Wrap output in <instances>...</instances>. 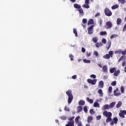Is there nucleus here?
Listing matches in <instances>:
<instances>
[{"mask_svg": "<svg viewBox=\"0 0 126 126\" xmlns=\"http://www.w3.org/2000/svg\"><path fill=\"white\" fill-rule=\"evenodd\" d=\"M66 94L68 96V104H70L71 102H72V100H73V95H72V93L71 90H69L66 92Z\"/></svg>", "mask_w": 126, "mask_h": 126, "instance_id": "1", "label": "nucleus"}, {"mask_svg": "<svg viewBox=\"0 0 126 126\" xmlns=\"http://www.w3.org/2000/svg\"><path fill=\"white\" fill-rule=\"evenodd\" d=\"M104 27L107 30L111 29V28L113 27V23H112L111 21H109L106 23Z\"/></svg>", "mask_w": 126, "mask_h": 126, "instance_id": "2", "label": "nucleus"}, {"mask_svg": "<svg viewBox=\"0 0 126 126\" xmlns=\"http://www.w3.org/2000/svg\"><path fill=\"white\" fill-rule=\"evenodd\" d=\"M79 119H80V116H77L75 119V124H76L78 126H83V125H82V122H81V121H79Z\"/></svg>", "mask_w": 126, "mask_h": 126, "instance_id": "3", "label": "nucleus"}, {"mask_svg": "<svg viewBox=\"0 0 126 126\" xmlns=\"http://www.w3.org/2000/svg\"><path fill=\"white\" fill-rule=\"evenodd\" d=\"M104 13L106 16H112V11L108 9V8H106L104 9Z\"/></svg>", "mask_w": 126, "mask_h": 126, "instance_id": "4", "label": "nucleus"}, {"mask_svg": "<svg viewBox=\"0 0 126 126\" xmlns=\"http://www.w3.org/2000/svg\"><path fill=\"white\" fill-rule=\"evenodd\" d=\"M87 82H88L89 84H92V85H95V84H96V83L97 82V80L96 79L92 80L91 79H88Z\"/></svg>", "mask_w": 126, "mask_h": 126, "instance_id": "5", "label": "nucleus"}, {"mask_svg": "<svg viewBox=\"0 0 126 126\" xmlns=\"http://www.w3.org/2000/svg\"><path fill=\"white\" fill-rule=\"evenodd\" d=\"M119 115L121 118L125 119V118H126L125 115H126V110H121L120 113H119Z\"/></svg>", "mask_w": 126, "mask_h": 126, "instance_id": "6", "label": "nucleus"}, {"mask_svg": "<svg viewBox=\"0 0 126 126\" xmlns=\"http://www.w3.org/2000/svg\"><path fill=\"white\" fill-rule=\"evenodd\" d=\"M118 121H119V120L118 119V118L117 117H114L113 119V121H112L110 122V126H114V124L115 125H117V124H118Z\"/></svg>", "mask_w": 126, "mask_h": 126, "instance_id": "7", "label": "nucleus"}, {"mask_svg": "<svg viewBox=\"0 0 126 126\" xmlns=\"http://www.w3.org/2000/svg\"><path fill=\"white\" fill-rule=\"evenodd\" d=\"M94 28V26L92 25L88 28V33L89 35H91V34H93V28Z\"/></svg>", "mask_w": 126, "mask_h": 126, "instance_id": "8", "label": "nucleus"}, {"mask_svg": "<svg viewBox=\"0 0 126 126\" xmlns=\"http://www.w3.org/2000/svg\"><path fill=\"white\" fill-rule=\"evenodd\" d=\"M103 115L106 117H112V113L110 112H108L107 110H105L104 112H103Z\"/></svg>", "mask_w": 126, "mask_h": 126, "instance_id": "9", "label": "nucleus"}, {"mask_svg": "<svg viewBox=\"0 0 126 126\" xmlns=\"http://www.w3.org/2000/svg\"><path fill=\"white\" fill-rule=\"evenodd\" d=\"M118 91H119V88H116V89L114 91L113 93L115 96H120V95H121V93L120 92L117 93Z\"/></svg>", "mask_w": 126, "mask_h": 126, "instance_id": "10", "label": "nucleus"}, {"mask_svg": "<svg viewBox=\"0 0 126 126\" xmlns=\"http://www.w3.org/2000/svg\"><path fill=\"white\" fill-rule=\"evenodd\" d=\"M98 87L99 88H104V82L103 81H100L98 83Z\"/></svg>", "mask_w": 126, "mask_h": 126, "instance_id": "11", "label": "nucleus"}, {"mask_svg": "<svg viewBox=\"0 0 126 126\" xmlns=\"http://www.w3.org/2000/svg\"><path fill=\"white\" fill-rule=\"evenodd\" d=\"M83 110V108L81 106H78L77 107V114H79Z\"/></svg>", "mask_w": 126, "mask_h": 126, "instance_id": "12", "label": "nucleus"}, {"mask_svg": "<svg viewBox=\"0 0 126 126\" xmlns=\"http://www.w3.org/2000/svg\"><path fill=\"white\" fill-rule=\"evenodd\" d=\"M65 126H74V121H68Z\"/></svg>", "mask_w": 126, "mask_h": 126, "instance_id": "13", "label": "nucleus"}, {"mask_svg": "<svg viewBox=\"0 0 126 126\" xmlns=\"http://www.w3.org/2000/svg\"><path fill=\"white\" fill-rule=\"evenodd\" d=\"M98 94H99L100 97H103L104 95V93H103V91L102 89H99L97 91Z\"/></svg>", "mask_w": 126, "mask_h": 126, "instance_id": "14", "label": "nucleus"}, {"mask_svg": "<svg viewBox=\"0 0 126 126\" xmlns=\"http://www.w3.org/2000/svg\"><path fill=\"white\" fill-rule=\"evenodd\" d=\"M78 11H79L80 15H81V16L84 15V12H83V9L81 7L80 9H78Z\"/></svg>", "mask_w": 126, "mask_h": 126, "instance_id": "15", "label": "nucleus"}, {"mask_svg": "<svg viewBox=\"0 0 126 126\" xmlns=\"http://www.w3.org/2000/svg\"><path fill=\"white\" fill-rule=\"evenodd\" d=\"M102 70L104 72H108V66L107 65H104L102 67Z\"/></svg>", "mask_w": 126, "mask_h": 126, "instance_id": "16", "label": "nucleus"}, {"mask_svg": "<svg viewBox=\"0 0 126 126\" xmlns=\"http://www.w3.org/2000/svg\"><path fill=\"white\" fill-rule=\"evenodd\" d=\"M109 109H110L109 104H105L102 107V110H109Z\"/></svg>", "mask_w": 126, "mask_h": 126, "instance_id": "17", "label": "nucleus"}, {"mask_svg": "<svg viewBox=\"0 0 126 126\" xmlns=\"http://www.w3.org/2000/svg\"><path fill=\"white\" fill-rule=\"evenodd\" d=\"M73 6L74 8H77V9H79L80 8H81V6H80V5L77 3L74 4Z\"/></svg>", "mask_w": 126, "mask_h": 126, "instance_id": "18", "label": "nucleus"}, {"mask_svg": "<svg viewBox=\"0 0 126 126\" xmlns=\"http://www.w3.org/2000/svg\"><path fill=\"white\" fill-rule=\"evenodd\" d=\"M120 73H121V71H120L118 69L117 71H115L113 74H114V76H118L120 74Z\"/></svg>", "mask_w": 126, "mask_h": 126, "instance_id": "19", "label": "nucleus"}, {"mask_svg": "<svg viewBox=\"0 0 126 126\" xmlns=\"http://www.w3.org/2000/svg\"><path fill=\"white\" fill-rule=\"evenodd\" d=\"M90 24L91 25L94 24V20H93V19H91L89 20L88 22V25H90Z\"/></svg>", "mask_w": 126, "mask_h": 126, "instance_id": "20", "label": "nucleus"}, {"mask_svg": "<svg viewBox=\"0 0 126 126\" xmlns=\"http://www.w3.org/2000/svg\"><path fill=\"white\" fill-rule=\"evenodd\" d=\"M78 104L79 106H84L85 105V101L84 100H80Z\"/></svg>", "mask_w": 126, "mask_h": 126, "instance_id": "21", "label": "nucleus"}, {"mask_svg": "<svg viewBox=\"0 0 126 126\" xmlns=\"http://www.w3.org/2000/svg\"><path fill=\"white\" fill-rule=\"evenodd\" d=\"M93 120V117L91 116L88 117L87 122L89 124V123H91L92 122V120Z\"/></svg>", "mask_w": 126, "mask_h": 126, "instance_id": "22", "label": "nucleus"}, {"mask_svg": "<svg viewBox=\"0 0 126 126\" xmlns=\"http://www.w3.org/2000/svg\"><path fill=\"white\" fill-rule=\"evenodd\" d=\"M107 34V32H100L99 35H100V36H106Z\"/></svg>", "mask_w": 126, "mask_h": 126, "instance_id": "23", "label": "nucleus"}, {"mask_svg": "<svg viewBox=\"0 0 126 126\" xmlns=\"http://www.w3.org/2000/svg\"><path fill=\"white\" fill-rule=\"evenodd\" d=\"M102 46H103V43H102V42H97L95 44V46L96 47V48H99V47H102Z\"/></svg>", "mask_w": 126, "mask_h": 126, "instance_id": "24", "label": "nucleus"}, {"mask_svg": "<svg viewBox=\"0 0 126 126\" xmlns=\"http://www.w3.org/2000/svg\"><path fill=\"white\" fill-rule=\"evenodd\" d=\"M111 45H112V42H111V40H109L107 43L108 46L106 47L107 50H109V49H110Z\"/></svg>", "mask_w": 126, "mask_h": 126, "instance_id": "25", "label": "nucleus"}, {"mask_svg": "<svg viewBox=\"0 0 126 126\" xmlns=\"http://www.w3.org/2000/svg\"><path fill=\"white\" fill-rule=\"evenodd\" d=\"M123 103L121 101H120L118 102L117 104L116 105V108L117 109H118V108H120L122 105Z\"/></svg>", "mask_w": 126, "mask_h": 126, "instance_id": "26", "label": "nucleus"}, {"mask_svg": "<svg viewBox=\"0 0 126 126\" xmlns=\"http://www.w3.org/2000/svg\"><path fill=\"white\" fill-rule=\"evenodd\" d=\"M115 105H116V102H112L109 105V108L112 109V108H114L115 107Z\"/></svg>", "mask_w": 126, "mask_h": 126, "instance_id": "27", "label": "nucleus"}, {"mask_svg": "<svg viewBox=\"0 0 126 126\" xmlns=\"http://www.w3.org/2000/svg\"><path fill=\"white\" fill-rule=\"evenodd\" d=\"M94 107L95 108H99L100 107V105L97 102H94Z\"/></svg>", "mask_w": 126, "mask_h": 126, "instance_id": "28", "label": "nucleus"}, {"mask_svg": "<svg viewBox=\"0 0 126 126\" xmlns=\"http://www.w3.org/2000/svg\"><path fill=\"white\" fill-rule=\"evenodd\" d=\"M122 23V19L118 18L117 20V25H120Z\"/></svg>", "mask_w": 126, "mask_h": 126, "instance_id": "29", "label": "nucleus"}, {"mask_svg": "<svg viewBox=\"0 0 126 126\" xmlns=\"http://www.w3.org/2000/svg\"><path fill=\"white\" fill-rule=\"evenodd\" d=\"M116 67H113L111 69H109V71L110 72V73H114V72H115V71H116Z\"/></svg>", "mask_w": 126, "mask_h": 126, "instance_id": "30", "label": "nucleus"}, {"mask_svg": "<svg viewBox=\"0 0 126 126\" xmlns=\"http://www.w3.org/2000/svg\"><path fill=\"white\" fill-rule=\"evenodd\" d=\"M92 41L94 43H97L98 41V37H94L92 38Z\"/></svg>", "mask_w": 126, "mask_h": 126, "instance_id": "31", "label": "nucleus"}, {"mask_svg": "<svg viewBox=\"0 0 126 126\" xmlns=\"http://www.w3.org/2000/svg\"><path fill=\"white\" fill-rule=\"evenodd\" d=\"M106 123H110V122H112V118L110 116H108L106 120Z\"/></svg>", "mask_w": 126, "mask_h": 126, "instance_id": "32", "label": "nucleus"}, {"mask_svg": "<svg viewBox=\"0 0 126 126\" xmlns=\"http://www.w3.org/2000/svg\"><path fill=\"white\" fill-rule=\"evenodd\" d=\"M87 101H88V102H89V103H90L91 104H93V102H94V100H93V99H90L89 97H87Z\"/></svg>", "mask_w": 126, "mask_h": 126, "instance_id": "33", "label": "nucleus"}, {"mask_svg": "<svg viewBox=\"0 0 126 126\" xmlns=\"http://www.w3.org/2000/svg\"><path fill=\"white\" fill-rule=\"evenodd\" d=\"M112 9H116V8H119V5L118 4L114 5L111 7Z\"/></svg>", "mask_w": 126, "mask_h": 126, "instance_id": "34", "label": "nucleus"}, {"mask_svg": "<svg viewBox=\"0 0 126 126\" xmlns=\"http://www.w3.org/2000/svg\"><path fill=\"white\" fill-rule=\"evenodd\" d=\"M89 4H84L82 5V7H84L85 8H90V6L89 5Z\"/></svg>", "mask_w": 126, "mask_h": 126, "instance_id": "35", "label": "nucleus"}, {"mask_svg": "<svg viewBox=\"0 0 126 126\" xmlns=\"http://www.w3.org/2000/svg\"><path fill=\"white\" fill-rule=\"evenodd\" d=\"M83 110L86 114H87V113H88V109H87V106H84Z\"/></svg>", "mask_w": 126, "mask_h": 126, "instance_id": "36", "label": "nucleus"}, {"mask_svg": "<svg viewBox=\"0 0 126 126\" xmlns=\"http://www.w3.org/2000/svg\"><path fill=\"white\" fill-rule=\"evenodd\" d=\"M114 54H122V49H118V50L114 52Z\"/></svg>", "mask_w": 126, "mask_h": 126, "instance_id": "37", "label": "nucleus"}, {"mask_svg": "<svg viewBox=\"0 0 126 126\" xmlns=\"http://www.w3.org/2000/svg\"><path fill=\"white\" fill-rule=\"evenodd\" d=\"M110 58V55L109 54H106L105 55L103 56V59H106L107 60H109Z\"/></svg>", "mask_w": 126, "mask_h": 126, "instance_id": "38", "label": "nucleus"}, {"mask_svg": "<svg viewBox=\"0 0 126 126\" xmlns=\"http://www.w3.org/2000/svg\"><path fill=\"white\" fill-rule=\"evenodd\" d=\"M108 54V55L110 56V57L112 58L113 57V55H114V51H110L109 52Z\"/></svg>", "mask_w": 126, "mask_h": 126, "instance_id": "39", "label": "nucleus"}, {"mask_svg": "<svg viewBox=\"0 0 126 126\" xmlns=\"http://www.w3.org/2000/svg\"><path fill=\"white\" fill-rule=\"evenodd\" d=\"M83 61L85 63H91L90 60H88L86 59H84Z\"/></svg>", "mask_w": 126, "mask_h": 126, "instance_id": "40", "label": "nucleus"}, {"mask_svg": "<svg viewBox=\"0 0 126 126\" xmlns=\"http://www.w3.org/2000/svg\"><path fill=\"white\" fill-rule=\"evenodd\" d=\"M118 1L121 2V4H125V3L126 2V0H118Z\"/></svg>", "mask_w": 126, "mask_h": 126, "instance_id": "41", "label": "nucleus"}, {"mask_svg": "<svg viewBox=\"0 0 126 126\" xmlns=\"http://www.w3.org/2000/svg\"><path fill=\"white\" fill-rule=\"evenodd\" d=\"M90 113L91 115H94L95 114V111H94V110L93 109H91L90 110Z\"/></svg>", "mask_w": 126, "mask_h": 126, "instance_id": "42", "label": "nucleus"}, {"mask_svg": "<svg viewBox=\"0 0 126 126\" xmlns=\"http://www.w3.org/2000/svg\"><path fill=\"white\" fill-rule=\"evenodd\" d=\"M73 33L75 34L76 37H78V34H77V31L75 29H73Z\"/></svg>", "mask_w": 126, "mask_h": 126, "instance_id": "43", "label": "nucleus"}, {"mask_svg": "<svg viewBox=\"0 0 126 126\" xmlns=\"http://www.w3.org/2000/svg\"><path fill=\"white\" fill-rule=\"evenodd\" d=\"M112 86H116L117 85V81H114L111 83Z\"/></svg>", "mask_w": 126, "mask_h": 126, "instance_id": "44", "label": "nucleus"}, {"mask_svg": "<svg viewBox=\"0 0 126 126\" xmlns=\"http://www.w3.org/2000/svg\"><path fill=\"white\" fill-rule=\"evenodd\" d=\"M116 37H118V35L116 34H114L110 36V39H113V38H115Z\"/></svg>", "mask_w": 126, "mask_h": 126, "instance_id": "45", "label": "nucleus"}, {"mask_svg": "<svg viewBox=\"0 0 126 126\" xmlns=\"http://www.w3.org/2000/svg\"><path fill=\"white\" fill-rule=\"evenodd\" d=\"M101 118H102V116L101 115L96 116V119L97 120V121H100V120H101Z\"/></svg>", "mask_w": 126, "mask_h": 126, "instance_id": "46", "label": "nucleus"}, {"mask_svg": "<svg viewBox=\"0 0 126 126\" xmlns=\"http://www.w3.org/2000/svg\"><path fill=\"white\" fill-rule=\"evenodd\" d=\"M123 59H125V56H122L118 60V63H120V62L123 60Z\"/></svg>", "mask_w": 126, "mask_h": 126, "instance_id": "47", "label": "nucleus"}, {"mask_svg": "<svg viewBox=\"0 0 126 126\" xmlns=\"http://www.w3.org/2000/svg\"><path fill=\"white\" fill-rule=\"evenodd\" d=\"M101 42L103 43V44H106V43H107V40L105 39V38H102Z\"/></svg>", "mask_w": 126, "mask_h": 126, "instance_id": "48", "label": "nucleus"}, {"mask_svg": "<svg viewBox=\"0 0 126 126\" xmlns=\"http://www.w3.org/2000/svg\"><path fill=\"white\" fill-rule=\"evenodd\" d=\"M121 93H124V92H125V88L124 87V86H122L121 87Z\"/></svg>", "mask_w": 126, "mask_h": 126, "instance_id": "49", "label": "nucleus"}, {"mask_svg": "<svg viewBox=\"0 0 126 126\" xmlns=\"http://www.w3.org/2000/svg\"><path fill=\"white\" fill-rule=\"evenodd\" d=\"M112 90H113V87H112V86H110L108 89L109 93H112Z\"/></svg>", "mask_w": 126, "mask_h": 126, "instance_id": "50", "label": "nucleus"}, {"mask_svg": "<svg viewBox=\"0 0 126 126\" xmlns=\"http://www.w3.org/2000/svg\"><path fill=\"white\" fill-rule=\"evenodd\" d=\"M82 22H83V24H86V23H87V19H83L82 20Z\"/></svg>", "mask_w": 126, "mask_h": 126, "instance_id": "51", "label": "nucleus"}, {"mask_svg": "<svg viewBox=\"0 0 126 126\" xmlns=\"http://www.w3.org/2000/svg\"><path fill=\"white\" fill-rule=\"evenodd\" d=\"M102 24H103V20L102 19H99V26H102Z\"/></svg>", "mask_w": 126, "mask_h": 126, "instance_id": "52", "label": "nucleus"}, {"mask_svg": "<svg viewBox=\"0 0 126 126\" xmlns=\"http://www.w3.org/2000/svg\"><path fill=\"white\" fill-rule=\"evenodd\" d=\"M94 56H95L96 57H98V56H99V53H98V52L97 51H94Z\"/></svg>", "mask_w": 126, "mask_h": 126, "instance_id": "53", "label": "nucleus"}, {"mask_svg": "<svg viewBox=\"0 0 126 126\" xmlns=\"http://www.w3.org/2000/svg\"><path fill=\"white\" fill-rule=\"evenodd\" d=\"M86 55H87V58H89V57H90V56H91V52H86Z\"/></svg>", "mask_w": 126, "mask_h": 126, "instance_id": "54", "label": "nucleus"}, {"mask_svg": "<svg viewBox=\"0 0 126 126\" xmlns=\"http://www.w3.org/2000/svg\"><path fill=\"white\" fill-rule=\"evenodd\" d=\"M69 58H70L71 61H73V58H73V56L72 54L69 55Z\"/></svg>", "mask_w": 126, "mask_h": 126, "instance_id": "55", "label": "nucleus"}, {"mask_svg": "<svg viewBox=\"0 0 126 126\" xmlns=\"http://www.w3.org/2000/svg\"><path fill=\"white\" fill-rule=\"evenodd\" d=\"M90 77H92V78H96V75L94 74H92L90 75Z\"/></svg>", "mask_w": 126, "mask_h": 126, "instance_id": "56", "label": "nucleus"}, {"mask_svg": "<svg viewBox=\"0 0 126 126\" xmlns=\"http://www.w3.org/2000/svg\"><path fill=\"white\" fill-rule=\"evenodd\" d=\"M64 111H67L68 112H69V108H67V106H65L64 107Z\"/></svg>", "mask_w": 126, "mask_h": 126, "instance_id": "57", "label": "nucleus"}, {"mask_svg": "<svg viewBox=\"0 0 126 126\" xmlns=\"http://www.w3.org/2000/svg\"><path fill=\"white\" fill-rule=\"evenodd\" d=\"M121 54L125 56V55H126V49L124 51H122Z\"/></svg>", "mask_w": 126, "mask_h": 126, "instance_id": "58", "label": "nucleus"}, {"mask_svg": "<svg viewBox=\"0 0 126 126\" xmlns=\"http://www.w3.org/2000/svg\"><path fill=\"white\" fill-rule=\"evenodd\" d=\"M76 77H77V76L76 75H74L72 76V78L73 79H76Z\"/></svg>", "mask_w": 126, "mask_h": 126, "instance_id": "59", "label": "nucleus"}, {"mask_svg": "<svg viewBox=\"0 0 126 126\" xmlns=\"http://www.w3.org/2000/svg\"><path fill=\"white\" fill-rule=\"evenodd\" d=\"M90 0H85V3L86 4H89V1H90Z\"/></svg>", "mask_w": 126, "mask_h": 126, "instance_id": "60", "label": "nucleus"}, {"mask_svg": "<svg viewBox=\"0 0 126 126\" xmlns=\"http://www.w3.org/2000/svg\"><path fill=\"white\" fill-rule=\"evenodd\" d=\"M86 50H85V48H84V47H82V53H85Z\"/></svg>", "mask_w": 126, "mask_h": 126, "instance_id": "61", "label": "nucleus"}, {"mask_svg": "<svg viewBox=\"0 0 126 126\" xmlns=\"http://www.w3.org/2000/svg\"><path fill=\"white\" fill-rule=\"evenodd\" d=\"M97 16H100V12H98L95 15V17H97Z\"/></svg>", "mask_w": 126, "mask_h": 126, "instance_id": "62", "label": "nucleus"}, {"mask_svg": "<svg viewBox=\"0 0 126 126\" xmlns=\"http://www.w3.org/2000/svg\"><path fill=\"white\" fill-rule=\"evenodd\" d=\"M73 119H74V117H71L69 119V120L70 122H71L72 121V120H73Z\"/></svg>", "mask_w": 126, "mask_h": 126, "instance_id": "63", "label": "nucleus"}, {"mask_svg": "<svg viewBox=\"0 0 126 126\" xmlns=\"http://www.w3.org/2000/svg\"><path fill=\"white\" fill-rule=\"evenodd\" d=\"M126 65V62H123L122 63V66H125Z\"/></svg>", "mask_w": 126, "mask_h": 126, "instance_id": "64", "label": "nucleus"}]
</instances>
